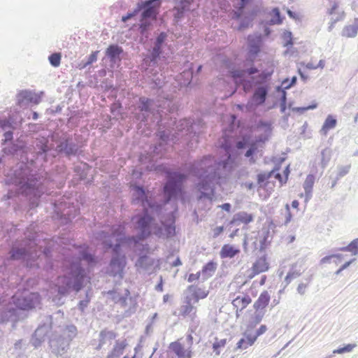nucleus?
Masks as SVG:
<instances>
[{
  "mask_svg": "<svg viewBox=\"0 0 358 358\" xmlns=\"http://www.w3.org/2000/svg\"><path fill=\"white\" fill-rule=\"evenodd\" d=\"M231 162V156H228L224 160L217 161L214 157L206 155L199 160L186 163L183 166L186 173L172 171L168 173L169 178L164 190L171 196L177 197L182 194L183 183L189 176H192L199 180L196 183L197 190L200 192L198 199L212 200L215 194V186L225 176L226 169Z\"/></svg>",
  "mask_w": 358,
  "mask_h": 358,
  "instance_id": "obj_1",
  "label": "nucleus"
},
{
  "mask_svg": "<svg viewBox=\"0 0 358 358\" xmlns=\"http://www.w3.org/2000/svg\"><path fill=\"white\" fill-rule=\"evenodd\" d=\"M9 180L26 194L41 196L44 192L45 179L38 174L34 173L33 171L25 164H21L16 169Z\"/></svg>",
  "mask_w": 358,
  "mask_h": 358,
  "instance_id": "obj_2",
  "label": "nucleus"
},
{
  "mask_svg": "<svg viewBox=\"0 0 358 358\" xmlns=\"http://www.w3.org/2000/svg\"><path fill=\"white\" fill-rule=\"evenodd\" d=\"M10 259L20 260L29 268L39 267L38 259L43 255L48 262L51 258L52 250L45 247L43 250L38 251L36 243L32 241H25L19 246H13L10 250Z\"/></svg>",
  "mask_w": 358,
  "mask_h": 358,
  "instance_id": "obj_3",
  "label": "nucleus"
},
{
  "mask_svg": "<svg viewBox=\"0 0 358 358\" xmlns=\"http://www.w3.org/2000/svg\"><path fill=\"white\" fill-rule=\"evenodd\" d=\"M85 271L80 262H73L70 264L67 273L58 278L57 292L66 296L71 291L79 292L83 287Z\"/></svg>",
  "mask_w": 358,
  "mask_h": 358,
  "instance_id": "obj_4",
  "label": "nucleus"
},
{
  "mask_svg": "<svg viewBox=\"0 0 358 358\" xmlns=\"http://www.w3.org/2000/svg\"><path fill=\"white\" fill-rule=\"evenodd\" d=\"M38 299V294L31 293L26 296H14L13 303H4L0 301V322L16 321L18 310H28L34 308Z\"/></svg>",
  "mask_w": 358,
  "mask_h": 358,
  "instance_id": "obj_5",
  "label": "nucleus"
},
{
  "mask_svg": "<svg viewBox=\"0 0 358 358\" xmlns=\"http://www.w3.org/2000/svg\"><path fill=\"white\" fill-rule=\"evenodd\" d=\"M142 13L140 15L138 31L142 36H147L153 22L156 21L160 13V0H141Z\"/></svg>",
  "mask_w": 358,
  "mask_h": 358,
  "instance_id": "obj_6",
  "label": "nucleus"
},
{
  "mask_svg": "<svg viewBox=\"0 0 358 358\" xmlns=\"http://www.w3.org/2000/svg\"><path fill=\"white\" fill-rule=\"evenodd\" d=\"M55 141L57 143L55 150L60 156L71 159L72 157H78L83 154L82 143L73 138L72 135L64 133Z\"/></svg>",
  "mask_w": 358,
  "mask_h": 358,
  "instance_id": "obj_7",
  "label": "nucleus"
},
{
  "mask_svg": "<svg viewBox=\"0 0 358 358\" xmlns=\"http://www.w3.org/2000/svg\"><path fill=\"white\" fill-rule=\"evenodd\" d=\"M155 106L154 99L145 96L139 97L135 112L134 113V117L138 121L145 124L150 117L155 115Z\"/></svg>",
  "mask_w": 358,
  "mask_h": 358,
  "instance_id": "obj_8",
  "label": "nucleus"
},
{
  "mask_svg": "<svg viewBox=\"0 0 358 358\" xmlns=\"http://www.w3.org/2000/svg\"><path fill=\"white\" fill-rule=\"evenodd\" d=\"M136 229L138 230L137 239L143 241L148 238L152 234V229L155 222L154 217L150 213L145 210L142 213L136 217Z\"/></svg>",
  "mask_w": 358,
  "mask_h": 358,
  "instance_id": "obj_9",
  "label": "nucleus"
},
{
  "mask_svg": "<svg viewBox=\"0 0 358 358\" xmlns=\"http://www.w3.org/2000/svg\"><path fill=\"white\" fill-rule=\"evenodd\" d=\"M52 324V315H45L32 335L31 338V343L32 345L35 348H38L45 341L47 338H50V337H51L50 334L51 333Z\"/></svg>",
  "mask_w": 358,
  "mask_h": 358,
  "instance_id": "obj_10",
  "label": "nucleus"
},
{
  "mask_svg": "<svg viewBox=\"0 0 358 358\" xmlns=\"http://www.w3.org/2000/svg\"><path fill=\"white\" fill-rule=\"evenodd\" d=\"M3 152L6 155H15L24 152L25 143L20 140L13 141V132L6 131L3 134V138L1 140Z\"/></svg>",
  "mask_w": 358,
  "mask_h": 358,
  "instance_id": "obj_11",
  "label": "nucleus"
},
{
  "mask_svg": "<svg viewBox=\"0 0 358 358\" xmlns=\"http://www.w3.org/2000/svg\"><path fill=\"white\" fill-rule=\"evenodd\" d=\"M127 266V257L124 253H111L108 267V273L113 277L123 278L124 270Z\"/></svg>",
  "mask_w": 358,
  "mask_h": 358,
  "instance_id": "obj_12",
  "label": "nucleus"
},
{
  "mask_svg": "<svg viewBox=\"0 0 358 358\" xmlns=\"http://www.w3.org/2000/svg\"><path fill=\"white\" fill-rule=\"evenodd\" d=\"M40 101V96L31 90H21L16 95V103L20 108L26 107L29 103L38 104Z\"/></svg>",
  "mask_w": 358,
  "mask_h": 358,
  "instance_id": "obj_13",
  "label": "nucleus"
},
{
  "mask_svg": "<svg viewBox=\"0 0 358 358\" xmlns=\"http://www.w3.org/2000/svg\"><path fill=\"white\" fill-rule=\"evenodd\" d=\"M50 347L52 352L56 355H62L66 352L69 346V340L60 335L59 336L51 335L49 340Z\"/></svg>",
  "mask_w": 358,
  "mask_h": 358,
  "instance_id": "obj_14",
  "label": "nucleus"
},
{
  "mask_svg": "<svg viewBox=\"0 0 358 358\" xmlns=\"http://www.w3.org/2000/svg\"><path fill=\"white\" fill-rule=\"evenodd\" d=\"M123 52L122 47L117 44H110L106 48L105 55L109 59L112 68L120 65Z\"/></svg>",
  "mask_w": 358,
  "mask_h": 358,
  "instance_id": "obj_15",
  "label": "nucleus"
},
{
  "mask_svg": "<svg viewBox=\"0 0 358 358\" xmlns=\"http://www.w3.org/2000/svg\"><path fill=\"white\" fill-rule=\"evenodd\" d=\"M113 237L110 232L104 230H100L94 233V238L100 242L105 252H108V250L112 251Z\"/></svg>",
  "mask_w": 358,
  "mask_h": 358,
  "instance_id": "obj_16",
  "label": "nucleus"
},
{
  "mask_svg": "<svg viewBox=\"0 0 358 358\" xmlns=\"http://www.w3.org/2000/svg\"><path fill=\"white\" fill-rule=\"evenodd\" d=\"M269 89L270 87L268 85H257V87L251 97L253 101L256 102V105H259L260 106L265 103L268 97Z\"/></svg>",
  "mask_w": 358,
  "mask_h": 358,
  "instance_id": "obj_17",
  "label": "nucleus"
},
{
  "mask_svg": "<svg viewBox=\"0 0 358 358\" xmlns=\"http://www.w3.org/2000/svg\"><path fill=\"white\" fill-rule=\"evenodd\" d=\"M263 40L261 34L249 35L248 36V52L258 55L261 52Z\"/></svg>",
  "mask_w": 358,
  "mask_h": 358,
  "instance_id": "obj_18",
  "label": "nucleus"
},
{
  "mask_svg": "<svg viewBox=\"0 0 358 358\" xmlns=\"http://www.w3.org/2000/svg\"><path fill=\"white\" fill-rule=\"evenodd\" d=\"M131 243H138V240L134 236H123L117 237L115 243H113L112 253H122V247L124 245H130Z\"/></svg>",
  "mask_w": 358,
  "mask_h": 358,
  "instance_id": "obj_19",
  "label": "nucleus"
},
{
  "mask_svg": "<svg viewBox=\"0 0 358 358\" xmlns=\"http://www.w3.org/2000/svg\"><path fill=\"white\" fill-rule=\"evenodd\" d=\"M254 216L251 213L245 211H240L234 215L232 220L230 221V225L238 226L241 224H248L252 222Z\"/></svg>",
  "mask_w": 358,
  "mask_h": 358,
  "instance_id": "obj_20",
  "label": "nucleus"
},
{
  "mask_svg": "<svg viewBox=\"0 0 358 358\" xmlns=\"http://www.w3.org/2000/svg\"><path fill=\"white\" fill-rule=\"evenodd\" d=\"M274 73V66L271 64L264 70L259 73L255 82L256 85H268V81Z\"/></svg>",
  "mask_w": 358,
  "mask_h": 358,
  "instance_id": "obj_21",
  "label": "nucleus"
},
{
  "mask_svg": "<svg viewBox=\"0 0 358 358\" xmlns=\"http://www.w3.org/2000/svg\"><path fill=\"white\" fill-rule=\"evenodd\" d=\"M162 55V52L151 49L149 54L147 55L143 60V65L146 66V69L150 67H155L157 65L158 61L159 60Z\"/></svg>",
  "mask_w": 358,
  "mask_h": 358,
  "instance_id": "obj_22",
  "label": "nucleus"
},
{
  "mask_svg": "<svg viewBox=\"0 0 358 358\" xmlns=\"http://www.w3.org/2000/svg\"><path fill=\"white\" fill-rule=\"evenodd\" d=\"M131 187L134 190L133 196L134 197V200L140 202L141 205L142 206L149 198L148 192L142 185L134 184L131 185Z\"/></svg>",
  "mask_w": 358,
  "mask_h": 358,
  "instance_id": "obj_23",
  "label": "nucleus"
},
{
  "mask_svg": "<svg viewBox=\"0 0 358 358\" xmlns=\"http://www.w3.org/2000/svg\"><path fill=\"white\" fill-rule=\"evenodd\" d=\"M167 38L168 34L165 31H160L154 38L152 49L163 53V48L167 43Z\"/></svg>",
  "mask_w": 358,
  "mask_h": 358,
  "instance_id": "obj_24",
  "label": "nucleus"
},
{
  "mask_svg": "<svg viewBox=\"0 0 358 358\" xmlns=\"http://www.w3.org/2000/svg\"><path fill=\"white\" fill-rule=\"evenodd\" d=\"M78 255L79 259L85 262L89 266H94L98 262L96 257L91 253L87 248L80 250L78 252Z\"/></svg>",
  "mask_w": 358,
  "mask_h": 358,
  "instance_id": "obj_25",
  "label": "nucleus"
},
{
  "mask_svg": "<svg viewBox=\"0 0 358 358\" xmlns=\"http://www.w3.org/2000/svg\"><path fill=\"white\" fill-rule=\"evenodd\" d=\"M194 126L189 119H182L179 121L178 124L176 125V129L178 132L183 133L185 132L186 134H196V131L194 129Z\"/></svg>",
  "mask_w": 358,
  "mask_h": 358,
  "instance_id": "obj_26",
  "label": "nucleus"
},
{
  "mask_svg": "<svg viewBox=\"0 0 358 358\" xmlns=\"http://www.w3.org/2000/svg\"><path fill=\"white\" fill-rule=\"evenodd\" d=\"M115 338L116 334L113 331H107L106 329L101 331L99 335V344L95 349L100 350L108 341H111Z\"/></svg>",
  "mask_w": 358,
  "mask_h": 358,
  "instance_id": "obj_27",
  "label": "nucleus"
},
{
  "mask_svg": "<svg viewBox=\"0 0 358 358\" xmlns=\"http://www.w3.org/2000/svg\"><path fill=\"white\" fill-rule=\"evenodd\" d=\"M0 128L6 132L12 131L17 128L16 119L13 115H9L8 117H0Z\"/></svg>",
  "mask_w": 358,
  "mask_h": 358,
  "instance_id": "obj_28",
  "label": "nucleus"
},
{
  "mask_svg": "<svg viewBox=\"0 0 358 358\" xmlns=\"http://www.w3.org/2000/svg\"><path fill=\"white\" fill-rule=\"evenodd\" d=\"M315 178L313 174H308L303 184L305 191V201L308 202L312 197L313 187L315 183Z\"/></svg>",
  "mask_w": 358,
  "mask_h": 358,
  "instance_id": "obj_29",
  "label": "nucleus"
},
{
  "mask_svg": "<svg viewBox=\"0 0 358 358\" xmlns=\"http://www.w3.org/2000/svg\"><path fill=\"white\" fill-rule=\"evenodd\" d=\"M175 222L176 219L173 215H169V218L167 219V222H162L167 238H171L176 235Z\"/></svg>",
  "mask_w": 358,
  "mask_h": 358,
  "instance_id": "obj_30",
  "label": "nucleus"
},
{
  "mask_svg": "<svg viewBox=\"0 0 358 358\" xmlns=\"http://www.w3.org/2000/svg\"><path fill=\"white\" fill-rule=\"evenodd\" d=\"M270 299V294L267 291L262 292L253 304L255 310H262L268 306Z\"/></svg>",
  "mask_w": 358,
  "mask_h": 358,
  "instance_id": "obj_31",
  "label": "nucleus"
},
{
  "mask_svg": "<svg viewBox=\"0 0 358 358\" xmlns=\"http://www.w3.org/2000/svg\"><path fill=\"white\" fill-rule=\"evenodd\" d=\"M216 268L217 263L213 261H210L207 264H206L201 271L202 280L205 281L211 276H213V275L216 271Z\"/></svg>",
  "mask_w": 358,
  "mask_h": 358,
  "instance_id": "obj_32",
  "label": "nucleus"
},
{
  "mask_svg": "<svg viewBox=\"0 0 358 358\" xmlns=\"http://www.w3.org/2000/svg\"><path fill=\"white\" fill-rule=\"evenodd\" d=\"M262 141L261 139L257 140L252 143L248 148L245 153V157L249 158V162L250 164H254L257 162V159L255 157V155L259 152L258 149L257 143Z\"/></svg>",
  "mask_w": 358,
  "mask_h": 358,
  "instance_id": "obj_33",
  "label": "nucleus"
},
{
  "mask_svg": "<svg viewBox=\"0 0 358 358\" xmlns=\"http://www.w3.org/2000/svg\"><path fill=\"white\" fill-rule=\"evenodd\" d=\"M240 252V250L234 246L225 244L222 246L220 255L222 259L233 258Z\"/></svg>",
  "mask_w": 358,
  "mask_h": 358,
  "instance_id": "obj_34",
  "label": "nucleus"
},
{
  "mask_svg": "<svg viewBox=\"0 0 358 358\" xmlns=\"http://www.w3.org/2000/svg\"><path fill=\"white\" fill-rule=\"evenodd\" d=\"M337 120L331 115H329L324 120V122L320 130V133L322 136H327L328 131L336 127Z\"/></svg>",
  "mask_w": 358,
  "mask_h": 358,
  "instance_id": "obj_35",
  "label": "nucleus"
},
{
  "mask_svg": "<svg viewBox=\"0 0 358 358\" xmlns=\"http://www.w3.org/2000/svg\"><path fill=\"white\" fill-rule=\"evenodd\" d=\"M268 264L266 262L265 255L259 257L252 265V270L256 271V273H260L266 271L268 269Z\"/></svg>",
  "mask_w": 358,
  "mask_h": 358,
  "instance_id": "obj_36",
  "label": "nucleus"
},
{
  "mask_svg": "<svg viewBox=\"0 0 358 358\" xmlns=\"http://www.w3.org/2000/svg\"><path fill=\"white\" fill-rule=\"evenodd\" d=\"M257 11L255 9L250 11L249 15L244 16L241 19V22L238 26V29L240 31L244 30L247 28H248L251 24L252 22L255 18V17L257 15Z\"/></svg>",
  "mask_w": 358,
  "mask_h": 358,
  "instance_id": "obj_37",
  "label": "nucleus"
},
{
  "mask_svg": "<svg viewBox=\"0 0 358 358\" xmlns=\"http://www.w3.org/2000/svg\"><path fill=\"white\" fill-rule=\"evenodd\" d=\"M141 206L143 207V210H146L149 212V210H150L152 212L157 213H161L163 207L161 203L149 198Z\"/></svg>",
  "mask_w": 358,
  "mask_h": 358,
  "instance_id": "obj_38",
  "label": "nucleus"
},
{
  "mask_svg": "<svg viewBox=\"0 0 358 358\" xmlns=\"http://www.w3.org/2000/svg\"><path fill=\"white\" fill-rule=\"evenodd\" d=\"M251 301L252 299L249 295H245L243 296H238L233 300L232 304L235 308H238L239 306H241L240 311H243V310L245 308Z\"/></svg>",
  "mask_w": 358,
  "mask_h": 358,
  "instance_id": "obj_39",
  "label": "nucleus"
},
{
  "mask_svg": "<svg viewBox=\"0 0 358 358\" xmlns=\"http://www.w3.org/2000/svg\"><path fill=\"white\" fill-rule=\"evenodd\" d=\"M124 292V295H121L119 293H116L113 291H110L108 293L110 294H113V300L115 303H119L121 306L125 307L127 305V297L129 296L130 292L128 289H126Z\"/></svg>",
  "mask_w": 358,
  "mask_h": 358,
  "instance_id": "obj_40",
  "label": "nucleus"
},
{
  "mask_svg": "<svg viewBox=\"0 0 358 358\" xmlns=\"http://www.w3.org/2000/svg\"><path fill=\"white\" fill-rule=\"evenodd\" d=\"M238 1V3L236 7V10L234 11L232 13V18L234 20H241L242 18L245 8L253 0H245V3H243L241 0Z\"/></svg>",
  "mask_w": 358,
  "mask_h": 358,
  "instance_id": "obj_41",
  "label": "nucleus"
},
{
  "mask_svg": "<svg viewBox=\"0 0 358 358\" xmlns=\"http://www.w3.org/2000/svg\"><path fill=\"white\" fill-rule=\"evenodd\" d=\"M334 251H347L353 255H358V238L354 239L347 246L336 248Z\"/></svg>",
  "mask_w": 358,
  "mask_h": 358,
  "instance_id": "obj_42",
  "label": "nucleus"
},
{
  "mask_svg": "<svg viewBox=\"0 0 358 358\" xmlns=\"http://www.w3.org/2000/svg\"><path fill=\"white\" fill-rule=\"evenodd\" d=\"M125 231L126 224L124 222H120L116 224H113L110 227V233L113 234L114 237L126 236Z\"/></svg>",
  "mask_w": 358,
  "mask_h": 358,
  "instance_id": "obj_43",
  "label": "nucleus"
},
{
  "mask_svg": "<svg viewBox=\"0 0 358 358\" xmlns=\"http://www.w3.org/2000/svg\"><path fill=\"white\" fill-rule=\"evenodd\" d=\"M280 169V166H278V165H275L274 166V168L269 172L268 173H260L257 175V182L259 185H260L261 186L262 185V184L266 182L267 180H268L270 178L272 177V176H273V174L276 172V171H278Z\"/></svg>",
  "mask_w": 358,
  "mask_h": 358,
  "instance_id": "obj_44",
  "label": "nucleus"
},
{
  "mask_svg": "<svg viewBox=\"0 0 358 358\" xmlns=\"http://www.w3.org/2000/svg\"><path fill=\"white\" fill-rule=\"evenodd\" d=\"M169 348L176 355L178 358H184L185 357V351L182 345L178 342H172Z\"/></svg>",
  "mask_w": 358,
  "mask_h": 358,
  "instance_id": "obj_45",
  "label": "nucleus"
},
{
  "mask_svg": "<svg viewBox=\"0 0 358 358\" xmlns=\"http://www.w3.org/2000/svg\"><path fill=\"white\" fill-rule=\"evenodd\" d=\"M127 345V343L125 340L122 341H116L110 352L118 358L124 353V350Z\"/></svg>",
  "mask_w": 358,
  "mask_h": 358,
  "instance_id": "obj_46",
  "label": "nucleus"
},
{
  "mask_svg": "<svg viewBox=\"0 0 358 358\" xmlns=\"http://www.w3.org/2000/svg\"><path fill=\"white\" fill-rule=\"evenodd\" d=\"M152 262L147 255H141L138 257L136 266L143 269H148Z\"/></svg>",
  "mask_w": 358,
  "mask_h": 358,
  "instance_id": "obj_47",
  "label": "nucleus"
},
{
  "mask_svg": "<svg viewBox=\"0 0 358 358\" xmlns=\"http://www.w3.org/2000/svg\"><path fill=\"white\" fill-rule=\"evenodd\" d=\"M77 334V328L76 326L67 325L65 329L63 330V334L62 336L66 337V339L69 340V343L73 340V338Z\"/></svg>",
  "mask_w": 358,
  "mask_h": 358,
  "instance_id": "obj_48",
  "label": "nucleus"
},
{
  "mask_svg": "<svg viewBox=\"0 0 358 358\" xmlns=\"http://www.w3.org/2000/svg\"><path fill=\"white\" fill-rule=\"evenodd\" d=\"M253 142L250 135H245L236 141V147L238 150L245 149Z\"/></svg>",
  "mask_w": 358,
  "mask_h": 358,
  "instance_id": "obj_49",
  "label": "nucleus"
},
{
  "mask_svg": "<svg viewBox=\"0 0 358 358\" xmlns=\"http://www.w3.org/2000/svg\"><path fill=\"white\" fill-rule=\"evenodd\" d=\"M244 337L241 338L236 345V348L238 349H246L249 346L252 345L253 344H249V338L250 337H252V334L250 333H248V331H246L243 334Z\"/></svg>",
  "mask_w": 358,
  "mask_h": 358,
  "instance_id": "obj_50",
  "label": "nucleus"
},
{
  "mask_svg": "<svg viewBox=\"0 0 358 358\" xmlns=\"http://www.w3.org/2000/svg\"><path fill=\"white\" fill-rule=\"evenodd\" d=\"M38 153L40 155L46 154L49 151L48 141L45 138H41L36 143Z\"/></svg>",
  "mask_w": 358,
  "mask_h": 358,
  "instance_id": "obj_51",
  "label": "nucleus"
},
{
  "mask_svg": "<svg viewBox=\"0 0 358 358\" xmlns=\"http://www.w3.org/2000/svg\"><path fill=\"white\" fill-rule=\"evenodd\" d=\"M331 157V150L329 148H325L321 152V166L322 169L326 168Z\"/></svg>",
  "mask_w": 358,
  "mask_h": 358,
  "instance_id": "obj_52",
  "label": "nucleus"
},
{
  "mask_svg": "<svg viewBox=\"0 0 358 358\" xmlns=\"http://www.w3.org/2000/svg\"><path fill=\"white\" fill-rule=\"evenodd\" d=\"M358 30L352 25L349 24L343 27L341 36L347 38H353L356 36Z\"/></svg>",
  "mask_w": 358,
  "mask_h": 358,
  "instance_id": "obj_53",
  "label": "nucleus"
},
{
  "mask_svg": "<svg viewBox=\"0 0 358 358\" xmlns=\"http://www.w3.org/2000/svg\"><path fill=\"white\" fill-rule=\"evenodd\" d=\"M273 17L269 20V24H280L282 22V17L278 8H273L272 9Z\"/></svg>",
  "mask_w": 358,
  "mask_h": 358,
  "instance_id": "obj_54",
  "label": "nucleus"
},
{
  "mask_svg": "<svg viewBox=\"0 0 358 358\" xmlns=\"http://www.w3.org/2000/svg\"><path fill=\"white\" fill-rule=\"evenodd\" d=\"M62 55L60 52H54L48 56V61L53 67H58L61 64Z\"/></svg>",
  "mask_w": 358,
  "mask_h": 358,
  "instance_id": "obj_55",
  "label": "nucleus"
},
{
  "mask_svg": "<svg viewBox=\"0 0 358 358\" xmlns=\"http://www.w3.org/2000/svg\"><path fill=\"white\" fill-rule=\"evenodd\" d=\"M264 313L262 310H255L254 315L251 317L249 326L251 327H255L261 322L264 317Z\"/></svg>",
  "mask_w": 358,
  "mask_h": 358,
  "instance_id": "obj_56",
  "label": "nucleus"
},
{
  "mask_svg": "<svg viewBox=\"0 0 358 358\" xmlns=\"http://www.w3.org/2000/svg\"><path fill=\"white\" fill-rule=\"evenodd\" d=\"M173 22L174 24H177L184 18L185 13L176 6L173 8Z\"/></svg>",
  "mask_w": 358,
  "mask_h": 358,
  "instance_id": "obj_57",
  "label": "nucleus"
},
{
  "mask_svg": "<svg viewBox=\"0 0 358 358\" xmlns=\"http://www.w3.org/2000/svg\"><path fill=\"white\" fill-rule=\"evenodd\" d=\"M168 143H159L153 147L152 152L156 155H162L166 150Z\"/></svg>",
  "mask_w": 358,
  "mask_h": 358,
  "instance_id": "obj_58",
  "label": "nucleus"
},
{
  "mask_svg": "<svg viewBox=\"0 0 358 358\" xmlns=\"http://www.w3.org/2000/svg\"><path fill=\"white\" fill-rule=\"evenodd\" d=\"M343 257H344V255H341V254H333V255H327V256H325L324 257L321 259L320 264H323L330 263L331 259L332 258H336V260L335 261V262L336 264H338V263H340L341 262V260H342V259Z\"/></svg>",
  "mask_w": 358,
  "mask_h": 358,
  "instance_id": "obj_59",
  "label": "nucleus"
},
{
  "mask_svg": "<svg viewBox=\"0 0 358 358\" xmlns=\"http://www.w3.org/2000/svg\"><path fill=\"white\" fill-rule=\"evenodd\" d=\"M267 330V327L266 325L262 324L259 327V328L256 331L255 334H252V337H250L249 338V344H254L257 337L262 335Z\"/></svg>",
  "mask_w": 358,
  "mask_h": 358,
  "instance_id": "obj_60",
  "label": "nucleus"
},
{
  "mask_svg": "<svg viewBox=\"0 0 358 358\" xmlns=\"http://www.w3.org/2000/svg\"><path fill=\"white\" fill-rule=\"evenodd\" d=\"M186 303L187 304L182 306L180 309V313L183 316H186L190 314L195 309L194 307L191 304L190 299H187Z\"/></svg>",
  "mask_w": 358,
  "mask_h": 358,
  "instance_id": "obj_61",
  "label": "nucleus"
},
{
  "mask_svg": "<svg viewBox=\"0 0 358 358\" xmlns=\"http://www.w3.org/2000/svg\"><path fill=\"white\" fill-rule=\"evenodd\" d=\"M282 38L285 41L284 46L285 47H292L294 45V41L292 39V34L289 31H285L283 32Z\"/></svg>",
  "mask_w": 358,
  "mask_h": 358,
  "instance_id": "obj_62",
  "label": "nucleus"
},
{
  "mask_svg": "<svg viewBox=\"0 0 358 358\" xmlns=\"http://www.w3.org/2000/svg\"><path fill=\"white\" fill-rule=\"evenodd\" d=\"M350 164L346 166H338V173H337V180H340L341 178L344 177L347 175L350 169Z\"/></svg>",
  "mask_w": 358,
  "mask_h": 358,
  "instance_id": "obj_63",
  "label": "nucleus"
},
{
  "mask_svg": "<svg viewBox=\"0 0 358 358\" xmlns=\"http://www.w3.org/2000/svg\"><path fill=\"white\" fill-rule=\"evenodd\" d=\"M357 346L356 344H348L345 345L344 347L339 348L335 350H334V354H343L346 352H351L355 347Z\"/></svg>",
  "mask_w": 358,
  "mask_h": 358,
  "instance_id": "obj_64",
  "label": "nucleus"
}]
</instances>
